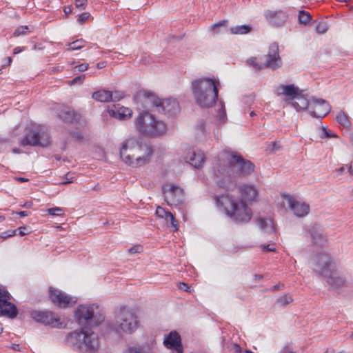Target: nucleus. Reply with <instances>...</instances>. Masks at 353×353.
Instances as JSON below:
<instances>
[{"label":"nucleus","mask_w":353,"mask_h":353,"mask_svg":"<svg viewBox=\"0 0 353 353\" xmlns=\"http://www.w3.org/2000/svg\"><path fill=\"white\" fill-rule=\"evenodd\" d=\"M216 175L228 177L218 182L219 187L233 190L236 186V177H247L254 170V165L249 160H245L236 152L227 150L219 154Z\"/></svg>","instance_id":"obj_1"},{"label":"nucleus","mask_w":353,"mask_h":353,"mask_svg":"<svg viewBox=\"0 0 353 353\" xmlns=\"http://www.w3.org/2000/svg\"><path fill=\"white\" fill-rule=\"evenodd\" d=\"M119 153L125 163L137 168L150 162L153 149L150 145L143 143L139 137L130 136L121 143Z\"/></svg>","instance_id":"obj_2"},{"label":"nucleus","mask_w":353,"mask_h":353,"mask_svg":"<svg viewBox=\"0 0 353 353\" xmlns=\"http://www.w3.org/2000/svg\"><path fill=\"white\" fill-rule=\"evenodd\" d=\"M65 343L79 353H98L100 346L98 335L85 327L68 332Z\"/></svg>","instance_id":"obj_3"},{"label":"nucleus","mask_w":353,"mask_h":353,"mask_svg":"<svg viewBox=\"0 0 353 353\" xmlns=\"http://www.w3.org/2000/svg\"><path fill=\"white\" fill-rule=\"evenodd\" d=\"M219 81L201 78L192 82V90L196 103L203 108L212 106L218 99Z\"/></svg>","instance_id":"obj_4"},{"label":"nucleus","mask_w":353,"mask_h":353,"mask_svg":"<svg viewBox=\"0 0 353 353\" xmlns=\"http://www.w3.org/2000/svg\"><path fill=\"white\" fill-rule=\"evenodd\" d=\"M214 199L216 205L223 208L225 214L234 222L241 223L250 221L252 211L243 201H238L229 194L215 196Z\"/></svg>","instance_id":"obj_5"},{"label":"nucleus","mask_w":353,"mask_h":353,"mask_svg":"<svg viewBox=\"0 0 353 353\" xmlns=\"http://www.w3.org/2000/svg\"><path fill=\"white\" fill-rule=\"evenodd\" d=\"M135 125L140 133L150 137L160 136L167 130L163 121L157 120L154 115L146 111H143L139 114Z\"/></svg>","instance_id":"obj_6"},{"label":"nucleus","mask_w":353,"mask_h":353,"mask_svg":"<svg viewBox=\"0 0 353 353\" xmlns=\"http://www.w3.org/2000/svg\"><path fill=\"white\" fill-rule=\"evenodd\" d=\"M75 319L79 325L95 327L103 321L104 315L96 304L81 305L75 311Z\"/></svg>","instance_id":"obj_7"},{"label":"nucleus","mask_w":353,"mask_h":353,"mask_svg":"<svg viewBox=\"0 0 353 353\" xmlns=\"http://www.w3.org/2000/svg\"><path fill=\"white\" fill-rule=\"evenodd\" d=\"M138 316L133 310L128 307H121L116 314L114 329L128 334H132L139 327Z\"/></svg>","instance_id":"obj_8"},{"label":"nucleus","mask_w":353,"mask_h":353,"mask_svg":"<svg viewBox=\"0 0 353 353\" xmlns=\"http://www.w3.org/2000/svg\"><path fill=\"white\" fill-rule=\"evenodd\" d=\"M50 143V137L47 132L41 130H30L21 141L23 146L46 147Z\"/></svg>","instance_id":"obj_9"},{"label":"nucleus","mask_w":353,"mask_h":353,"mask_svg":"<svg viewBox=\"0 0 353 353\" xmlns=\"http://www.w3.org/2000/svg\"><path fill=\"white\" fill-rule=\"evenodd\" d=\"M312 269L318 274L327 276L328 273L335 268L334 263L330 256L325 253L316 254L312 259Z\"/></svg>","instance_id":"obj_10"},{"label":"nucleus","mask_w":353,"mask_h":353,"mask_svg":"<svg viewBox=\"0 0 353 353\" xmlns=\"http://www.w3.org/2000/svg\"><path fill=\"white\" fill-rule=\"evenodd\" d=\"M165 200L170 205H178L184 201V191L174 185H165L162 189Z\"/></svg>","instance_id":"obj_11"},{"label":"nucleus","mask_w":353,"mask_h":353,"mask_svg":"<svg viewBox=\"0 0 353 353\" xmlns=\"http://www.w3.org/2000/svg\"><path fill=\"white\" fill-rule=\"evenodd\" d=\"M31 317L37 322L45 325H50L53 327L61 328L63 323L57 314L51 312L32 311L30 314Z\"/></svg>","instance_id":"obj_12"},{"label":"nucleus","mask_w":353,"mask_h":353,"mask_svg":"<svg viewBox=\"0 0 353 353\" xmlns=\"http://www.w3.org/2000/svg\"><path fill=\"white\" fill-rule=\"evenodd\" d=\"M49 294L52 302L58 307L65 308L76 303L73 297L52 287L49 288Z\"/></svg>","instance_id":"obj_13"},{"label":"nucleus","mask_w":353,"mask_h":353,"mask_svg":"<svg viewBox=\"0 0 353 353\" xmlns=\"http://www.w3.org/2000/svg\"><path fill=\"white\" fill-rule=\"evenodd\" d=\"M282 60L279 56V49L277 43H272L269 46L268 53L264 61V67L276 70L281 67Z\"/></svg>","instance_id":"obj_14"},{"label":"nucleus","mask_w":353,"mask_h":353,"mask_svg":"<svg viewBox=\"0 0 353 353\" xmlns=\"http://www.w3.org/2000/svg\"><path fill=\"white\" fill-rule=\"evenodd\" d=\"M331 110L329 103L322 99H314L310 105V114L318 119H323Z\"/></svg>","instance_id":"obj_15"},{"label":"nucleus","mask_w":353,"mask_h":353,"mask_svg":"<svg viewBox=\"0 0 353 353\" xmlns=\"http://www.w3.org/2000/svg\"><path fill=\"white\" fill-rule=\"evenodd\" d=\"M181 108L176 99L169 98L161 100L157 111L163 113L168 117L176 116L180 112Z\"/></svg>","instance_id":"obj_16"},{"label":"nucleus","mask_w":353,"mask_h":353,"mask_svg":"<svg viewBox=\"0 0 353 353\" xmlns=\"http://www.w3.org/2000/svg\"><path fill=\"white\" fill-rule=\"evenodd\" d=\"M164 345L176 353H183V347L181 344V336L176 331L170 332L163 340Z\"/></svg>","instance_id":"obj_17"},{"label":"nucleus","mask_w":353,"mask_h":353,"mask_svg":"<svg viewBox=\"0 0 353 353\" xmlns=\"http://www.w3.org/2000/svg\"><path fill=\"white\" fill-rule=\"evenodd\" d=\"M265 17L268 23L275 27L283 26L287 21L288 16L286 12L282 10L271 11L266 10Z\"/></svg>","instance_id":"obj_18"},{"label":"nucleus","mask_w":353,"mask_h":353,"mask_svg":"<svg viewBox=\"0 0 353 353\" xmlns=\"http://www.w3.org/2000/svg\"><path fill=\"white\" fill-rule=\"evenodd\" d=\"M288 205L294 214L297 217H303L308 214L310 212V206L300 201H295L290 196H287Z\"/></svg>","instance_id":"obj_19"},{"label":"nucleus","mask_w":353,"mask_h":353,"mask_svg":"<svg viewBox=\"0 0 353 353\" xmlns=\"http://www.w3.org/2000/svg\"><path fill=\"white\" fill-rule=\"evenodd\" d=\"M327 278V283L332 290L339 289L345 284V279L339 275L335 268H333L329 273L328 275L325 276Z\"/></svg>","instance_id":"obj_20"},{"label":"nucleus","mask_w":353,"mask_h":353,"mask_svg":"<svg viewBox=\"0 0 353 353\" xmlns=\"http://www.w3.org/2000/svg\"><path fill=\"white\" fill-rule=\"evenodd\" d=\"M310 237L314 244L323 245L327 242V238L323 234L322 228L318 224H314L309 230Z\"/></svg>","instance_id":"obj_21"},{"label":"nucleus","mask_w":353,"mask_h":353,"mask_svg":"<svg viewBox=\"0 0 353 353\" xmlns=\"http://www.w3.org/2000/svg\"><path fill=\"white\" fill-rule=\"evenodd\" d=\"M276 90L279 94H283L288 97L291 101L294 100V99L301 93L299 88L294 84H281L278 86Z\"/></svg>","instance_id":"obj_22"},{"label":"nucleus","mask_w":353,"mask_h":353,"mask_svg":"<svg viewBox=\"0 0 353 353\" xmlns=\"http://www.w3.org/2000/svg\"><path fill=\"white\" fill-rule=\"evenodd\" d=\"M241 198L243 202H252L258 195V190L252 185H245L241 187Z\"/></svg>","instance_id":"obj_23"},{"label":"nucleus","mask_w":353,"mask_h":353,"mask_svg":"<svg viewBox=\"0 0 353 353\" xmlns=\"http://www.w3.org/2000/svg\"><path fill=\"white\" fill-rule=\"evenodd\" d=\"M10 299H6V303L0 304V316L14 319L18 314L16 305L9 301Z\"/></svg>","instance_id":"obj_24"},{"label":"nucleus","mask_w":353,"mask_h":353,"mask_svg":"<svg viewBox=\"0 0 353 353\" xmlns=\"http://www.w3.org/2000/svg\"><path fill=\"white\" fill-rule=\"evenodd\" d=\"M142 97L145 108H156V110H157L158 105H159L161 100L154 93L144 91L142 94Z\"/></svg>","instance_id":"obj_25"},{"label":"nucleus","mask_w":353,"mask_h":353,"mask_svg":"<svg viewBox=\"0 0 353 353\" xmlns=\"http://www.w3.org/2000/svg\"><path fill=\"white\" fill-rule=\"evenodd\" d=\"M108 113L111 117L123 120L131 117L132 111L128 108L121 107L117 108L114 105V108L108 110Z\"/></svg>","instance_id":"obj_26"},{"label":"nucleus","mask_w":353,"mask_h":353,"mask_svg":"<svg viewBox=\"0 0 353 353\" xmlns=\"http://www.w3.org/2000/svg\"><path fill=\"white\" fill-rule=\"evenodd\" d=\"M185 159L188 162L190 163V165L194 166L195 168H200L203 166V164L205 161V156L203 152H192L190 157H186Z\"/></svg>","instance_id":"obj_27"},{"label":"nucleus","mask_w":353,"mask_h":353,"mask_svg":"<svg viewBox=\"0 0 353 353\" xmlns=\"http://www.w3.org/2000/svg\"><path fill=\"white\" fill-rule=\"evenodd\" d=\"M257 225L260 229L265 233L273 234L275 232L274 224L271 219H265L263 218H258L256 220Z\"/></svg>","instance_id":"obj_28"},{"label":"nucleus","mask_w":353,"mask_h":353,"mask_svg":"<svg viewBox=\"0 0 353 353\" xmlns=\"http://www.w3.org/2000/svg\"><path fill=\"white\" fill-rule=\"evenodd\" d=\"M92 98L100 102H109L113 98V93L109 90H101L94 92Z\"/></svg>","instance_id":"obj_29"},{"label":"nucleus","mask_w":353,"mask_h":353,"mask_svg":"<svg viewBox=\"0 0 353 353\" xmlns=\"http://www.w3.org/2000/svg\"><path fill=\"white\" fill-rule=\"evenodd\" d=\"M61 118L67 123H77L80 121L81 115L79 114L76 113L74 110H68L63 112L60 114Z\"/></svg>","instance_id":"obj_30"},{"label":"nucleus","mask_w":353,"mask_h":353,"mask_svg":"<svg viewBox=\"0 0 353 353\" xmlns=\"http://www.w3.org/2000/svg\"><path fill=\"white\" fill-rule=\"evenodd\" d=\"M290 104L296 110H305L308 105V101L305 97H304L301 93L290 102Z\"/></svg>","instance_id":"obj_31"},{"label":"nucleus","mask_w":353,"mask_h":353,"mask_svg":"<svg viewBox=\"0 0 353 353\" xmlns=\"http://www.w3.org/2000/svg\"><path fill=\"white\" fill-rule=\"evenodd\" d=\"M251 30L252 27L249 25H239L230 28V32L234 34H245Z\"/></svg>","instance_id":"obj_32"},{"label":"nucleus","mask_w":353,"mask_h":353,"mask_svg":"<svg viewBox=\"0 0 353 353\" xmlns=\"http://www.w3.org/2000/svg\"><path fill=\"white\" fill-rule=\"evenodd\" d=\"M338 123L345 128H349L351 125V122L349 117L343 111H340L336 117Z\"/></svg>","instance_id":"obj_33"},{"label":"nucleus","mask_w":353,"mask_h":353,"mask_svg":"<svg viewBox=\"0 0 353 353\" xmlns=\"http://www.w3.org/2000/svg\"><path fill=\"white\" fill-rule=\"evenodd\" d=\"M85 41L82 39H77L73 42L68 43V48L67 50L73 51L77 50H80L84 46Z\"/></svg>","instance_id":"obj_34"},{"label":"nucleus","mask_w":353,"mask_h":353,"mask_svg":"<svg viewBox=\"0 0 353 353\" xmlns=\"http://www.w3.org/2000/svg\"><path fill=\"white\" fill-rule=\"evenodd\" d=\"M292 300L293 299L290 296H289L288 294H285V295L281 296L279 298H278L276 299V303L281 306H286L290 303H291L292 301Z\"/></svg>","instance_id":"obj_35"},{"label":"nucleus","mask_w":353,"mask_h":353,"mask_svg":"<svg viewBox=\"0 0 353 353\" xmlns=\"http://www.w3.org/2000/svg\"><path fill=\"white\" fill-rule=\"evenodd\" d=\"M310 20H311V15L308 12H307L304 10L299 11V21L301 23L306 24Z\"/></svg>","instance_id":"obj_36"},{"label":"nucleus","mask_w":353,"mask_h":353,"mask_svg":"<svg viewBox=\"0 0 353 353\" xmlns=\"http://www.w3.org/2000/svg\"><path fill=\"white\" fill-rule=\"evenodd\" d=\"M248 63L250 65H252L254 68H255L257 70H261L264 68V62L263 63L259 64L256 62V60L255 58L249 59L247 61Z\"/></svg>","instance_id":"obj_37"},{"label":"nucleus","mask_w":353,"mask_h":353,"mask_svg":"<svg viewBox=\"0 0 353 353\" xmlns=\"http://www.w3.org/2000/svg\"><path fill=\"white\" fill-rule=\"evenodd\" d=\"M327 25L324 21H321L316 26V30L318 33L320 34L325 33L327 30Z\"/></svg>","instance_id":"obj_38"},{"label":"nucleus","mask_w":353,"mask_h":353,"mask_svg":"<svg viewBox=\"0 0 353 353\" xmlns=\"http://www.w3.org/2000/svg\"><path fill=\"white\" fill-rule=\"evenodd\" d=\"M123 353H147L143 349L139 347L131 346L127 348Z\"/></svg>","instance_id":"obj_39"},{"label":"nucleus","mask_w":353,"mask_h":353,"mask_svg":"<svg viewBox=\"0 0 353 353\" xmlns=\"http://www.w3.org/2000/svg\"><path fill=\"white\" fill-rule=\"evenodd\" d=\"M16 234H17V230H10L6 231L4 232H2L0 234V239H1L3 241L9 237L16 235Z\"/></svg>","instance_id":"obj_40"},{"label":"nucleus","mask_w":353,"mask_h":353,"mask_svg":"<svg viewBox=\"0 0 353 353\" xmlns=\"http://www.w3.org/2000/svg\"><path fill=\"white\" fill-rule=\"evenodd\" d=\"M48 212L52 216H59L63 214V209L59 207L52 208L48 210Z\"/></svg>","instance_id":"obj_41"},{"label":"nucleus","mask_w":353,"mask_h":353,"mask_svg":"<svg viewBox=\"0 0 353 353\" xmlns=\"http://www.w3.org/2000/svg\"><path fill=\"white\" fill-rule=\"evenodd\" d=\"M320 137L321 139H324V138L335 137H336V135L335 134L328 132L326 127H322L321 133L320 134Z\"/></svg>","instance_id":"obj_42"},{"label":"nucleus","mask_w":353,"mask_h":353,"mask_svg":"<svg viewBox=\"0 0 353 353\" xmlns=\"http://www.w3.org/2000/svg\"><path fill=\"white\" fill-rule=\"evenodd\" d=\"M6 299H10V294L4 289H0V304L6 303Z\"/></svg>","instance_id":"obj_43"},{"label":"nucleus","mask_w":353,"mask_h":353,"mask_svg":"<svg viewBox=\"0 0 353 353\" xmlns=\"http://www.w3.org/2000/svg\"><path fill=\"white\" fill-rule=\"evenodd\" d=\"M227 23V21L225 20H223V21H219V23H214L213 25L211 26V30L215 33V34H218L219 33V30H218V28H219L221 26H224L225 23Z\"/></svg>","instance_id":"obj_44"},{"label":"nucleus","mask_w":353,"mask_h":353,"mask_svg":"<svg viewBox=\"0 0 353 353\" xmlns=\"http://www.w3.org/2000/svg\"><path fill=\"white\" fill-rule=\"evenodd\" d=\"M28 28L26 26H21L15 30V31L14 32V35L18 37L20 35L25 34L26 33Z\"/></svg>","instance_id":"obj_45"},{"label":"nucleus","mask_w":353,"mask_h":353,"mask_svg":"<svg viewBox=\"0 0 353 353\" xmlns=\"http://www.w3.org/2000/svg\"><path fill=\"white\" fill-rule=\"evenodd\" d=\"M131 254L141 253L143 252V247L141 245H136L128 250Z\"/></svg>","instance_id":"obj_46"},{"label":"nucleus","mask_w":353,"mask_h":353,"mask_svg":"<svg viewBox=\"0 0 353 353\" xmlns=\"http://www.w3.org/2000/svg\"><path fill=\"white\" fill-rule=\"evenodd\" d=\"M90 14L88 12H83L81 14L79 15L77 21L82 24L86 21V20L88 19Z\"/></svg>","instance_id":"obj_47"},{"label":"nucleus","mask_w":353,"mask_h":353,"mask_svg":"<svg viewBox=\"0 0 353 353\" xmlns=\"http://www.w3.org/2000/svg\"><path fill=\"white\" fill-rule=\"evenodd\" d=\"M17 230L19 231V235L23 236L30 232L29 228L27 226L19 227Z\"/></svg>","instance_id":"obj_48"},{"label":"nucleus","mask_w":353,"mask_h":353,"mask_svg":"<svg viewBox=\"0 0 353 353\" xmlns=\"http://www.w3.org/2000/svg\"><path fill=\"white\" fill-rule=\"evenodd\" d=\"M166 210L161 208V207H157V210H156V214L158 217L159 218H163V216H165L166 215Z\"/></svg>","instance_id":"obj_49"},{"label":"nucleus","mask_w":353,"mask_h":353,"mask_svg":"<svg viewBox=\"0 0 353 353\" xmlns=\"http://www.w3.org/2000/svg\"><path fill=\"white\" fill-rule=\"evenodd\" d=\"M87 0H75V6L77 8L83 10L85 7Z\"/></svg>","instance_id":"obj_50"},{"label":"nucleus","mask_w":353,"mask_h":353,"mask_svg":"<svg viewBox=\"0 0 353 353\" xmlns=\"http://www.w3.org/2000/svg\"><path fill=\"white\" fill-rule=\"evenodd\" d=\"M88 63H81L74 68V71L77 70L79 72L85 71L88 68Z\"/></svg>","instance_id":"obj_51"},{"label":"nucleus","mask_w":353,"mask_h":353,"mask_svg":"<svg viewBox=\"0 0 353 353\" xmlns=\"http://www.w3.org/2000/svg\"><path fill=\"white\" fill-rule=\"evenodd\" d=\"M85 78V74L80 75L79 77H77L74 78L71 81V83L72 84L81 83H82L84 81Z\"/></svg>","instance_id":"obj_52"},{"label":"nucleus","mask_w":353,"mask_h":353,"mask_svg":"<svg viewBox=\"0 0 353 353\" xmlns=\"http://www.w3.org/2000/svg\"><path fill=\"white\" fill-rule=\"evenodd\" d=\"M169 221H170L171 225L174 228V230H178V221L175 219L174 215L170 218Z\"/></svg>","instance_id":"obj_53"},{"label":"nucleus","mask_w":353,"mask_h":353,"mask_svg":"<svg viewBox=\"0 0 353 353\" xmlns=\"http://www.w3.org/2000/svg\"><path fill=\"white\" fill-rule=\"evenodd\" d=\"M72 136L78 141H81L83 139V136L80 132H74L72 133Z\"/></svg>","instance_id":"obj_54"},{"label":"nucleus","mask_w":353,"mask_h":353,"mask_svg":"<svg viewBox=\"0 0 353 353\" xmlns=\"http://www.w3.org/2000/svg\"><path fill=\"white\" fill-rule=\"evenodd\" d=\"M262 249L266 252H274L275 248L272 245H261Z\"/></svg>","instance_id":"obj_55"},{"label":"nucleus","mask_w":353,"mask_h":353,"mask_svg":"<svg viewBox=\"0 0 353 353\" xmlns=\"http://www.w3.org/2000/svg\"><path fill=\"white\" fill-rule=\"evenodd\" d=\"M123 97V94L119 92H115L114 94H113V98H112V101H119L120 99H121Z\"/></svg>","instance_id":"obj_56"},{"label":"nucleus","mask_w":353,"mask_h":353,"mask_svg":"<svg viewBox=\"0 0 353 353\" xmlns=\"http://www.w3.org/2000/svg\"><path fill=\"white\" fill-rule=\"evenodd\" d=\"M270 147H271L270 150L272 152H276L280 149V145L276 142L272 143Z\"/></svg>","instance_id":"obj_57"},{"label":"nucleus","mask_w":353,"mask_h":353,"mask_svg":"<svg viewBox=\"0 0 353 353\" xmlns=\"http://www.w3.org/2000/svg\"><path fill=\"white\" fill-rule=\"evenodd\" d=\"M63 11L65 12V14L68 16L69 14H70L72 12V8L71 6H65Z\"/></svg>","instance_id":"obj_58"},{"label":"nucleus","mask_w":353,"mask_h":353,"mask_svg":"<svg viewBox=\"0 0 353 353\" xmlns=\"http://www.w3.org/2000/svg\"><path fill=\"white\" fill-rule=\"evenodd\" d=\"M225 116L226 115H225V110H224L223 108L222 107V110L219 112V120L223 121L225 120Z\"/></svg>","instance_id":"obj_59"},{"label":"nucleus","mask_w":353,"mask_h":353,"mask_svg":"<svg viewBox=\"0 0 353 353\" xmlns=\"http://www.w3.org/2000/svg\"><path fill=\"white\" fill-rule=\"evenodd\" d=\"M172 216V214L169 212V211H167L166 212V215L165 216H163V218L166 221L167 223L169 222V220H170V218Z\"/></svg>","instance_id":"obj_60"},{"label":"nucleus","mask_w":353,"mask_h":353,"mask_svg":"<svg viewBox=\"0 0 353 353\" xmlns=\"http://www.w3.org/2000/svg\"><path fill=\"white\" fill-rule=\"evenodd\" d=\"M179 287H180V289L183 290L184 291H188L189 287L185 283H181Z\"/></svg>","instance_id":"obj_61"},{"label":"nucleus","mask_w":353,"mask_h":353,"mask_svg":"<svg viewBox=\"0 0 353 353\" xmlns=\"http://www.w3.org/2000/svg\"><path fill=\"white\" fill-rule=\"evenodd\" d=\"M283 288V284H279V285H275L274 286H272L271 288V290H281Z\"/></svg>","instance_id":"obj_62"},{"label":"nucleus","mask_w":353,"mask_h":353,"mask_svg":"<svg viewBox=\"0 0 353 353\" xmlns=\"http://www.w3.org/2000/svg\"><path fill=\"white\" fill-rule=\"evenodd\" d=\"M32 205L33 203L32 201H27L22 205V207L26 208H31Z\"/></svg>","instance_id":"obj_63"},{"label":"nucleus","mask_w":353,"mask_h":353,"mask_svg":"<svg viewBox=\"0 0 353 353\" xmlns=\"http://www.w3.org/2000/svg\"><path fill=\"white\" fill-rule=\"evenodd\" d=\"M106 66V62L102 61L97 63V67L98 69L103 68Z\"/></svg>","instance_id":"obj_64"}]
</instances>
